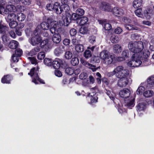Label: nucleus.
Instances as JSON below:
<instances>
[{"label": "nucleus", "instance_id": "obj_44", "mask_svg": "<svg viewBox=\"0 0 154 154\" xmlns=\"http://www.w3.org/2000/svg\"><path fill=\"white\" fill-rule=\"evenodd\" d=\"M45 64L48 66H50L51 65L52 60L48 58H45L44 61Z\"/></svg>", "mask_w": 154, "mask_h": 154}, {"label": "nucleus", "instance_id": "obj_20", "mask_svg": "<svg viewBox=\"0 0 154 154\" xmlns=\"http://www.w3.org/2000/svg\"><path fill=\"white\" fill-rule=\"evenodd\" d=\"M64 63V61L63 60L60 59H57L53 62V67L55 69H58L61 65L63 64Z\"/></svg>", "mask_w": 154, "mask_h": 154}, {"label": "nucleus", "instance_id": "obj_56", "mask_svg": "<svg viewBox=\"0 0 154 154\" xmlns=\"http://www.w3.org/2000/svg\"><path fill=\"white\" fill-rule=\"evenodd\" d=\"M118 111L120 113H122L126 111L124 107L123 106L119 105L118 107Z\"/></svg>", "mask_w": 154, "mask_h": 154}, {"label": "nucleus", "instance_id": "obj_59", "mask_svg": "<svg viewBox=\"0 0 154 154\" xmlns=\"http://www.w3.org/2000/svg\"><path fill=\"white\" fill-rule=\"evenodd\" d=\"M19 57L15 55V54H14L12 56V59L13 62H17L19 60Z\"/></svg>", "mask_w": 154, "mask_h": 154}, {"label": "nucleus", "instance_id": "obj_49", "mask_svg": "<svg viewBox=\"0 0 154 154\" xmlns=\"http://www.w3.org/2000/svg\"><path fill=\"white\" fill-rule=\"evenodd\" d=\"M9 22V25L10 27L11 28H14L17 25V23L14 20L11 21Z\"/></svg>", "mask_w": 154, "mask_h": 154}, {"label": "nucleus", "instance_id": "obj_63", "mask_svg": "<svg viewBox=\"0 0 154 154\" xmlns=\"http://www.w3.org/2000/svg\"><path fill=\"white\" fill-rule=\"evenodd\" d=\"M20 1L24 5H29L31 4V1L29 0H21Z\"/></svg>", "mask_w": 154, "mask_h": 154}, {"label": "nucleus", "instance_id": "obj_52", "mask_svg": "<svg viewBox=\"0 0 154 154\" xmlns=\"http://www.w3.org/2000/svg\"><path fill=\"white\" fill-rule=\"evenodd\" d=\"M23 53V51L22 50L18 48L16 49L15 51V54L18 57H20L22 55Z\"/></svg>", "mask_w": 154, "mask_h": 154}, {"label": "nucleus", "instance_id": "obj_21", "mask_svg": "<svg viewBox=\"0 0 154 154\" xmlns=\"http://www.w3.org/2000/svg\"><path fill=\"white\" fill-rule=\"evenodd\" d=\"M80 61L83 65L86 66L88 67L90 69H91L93 72L95 71L96 70L98 69V68H96L95 66L90 64L84 59H82Z\"/></svg>", "mask_w": 154, "mask_h": 154}, {"label": "nucleus", "instance_id": "obj_15", "mask_svg": "<svg viewBox=\"0 0 154 154\" xmlns=\"http://www.w3.org/2000/svg\"><path fill=\"white\" fill-rule=\"evenodd\" d=\"M135 98L134 97H130L125 102V106L128 108L131 109L135 105Z\"/></svg>", "mask_w": 154, "mask_h": 154}, {"label": "nucleus", "instance_id": "obj_64", "mask_svg": "<svg viewBox=\"0 0 154 154\" xmlns=\"http://www.w3.org/2000/svg\"><path fill=\"white\" fill-rule=\"evenodd\" d=\"M96 75L98 77L97 78V79L98 81V82L100 83L101 82V74L99 72H97L96 73Z\"/></svg>", "mask_w": 154, "mask_h": 154}, {"label": "nucleus", "instance_id": "obj_2", "mask_svg": "<svg viewBox=\"0 0 154 154\" xmlns=\"http://www.w3.org/2000/svg\"><path fill=\"white\" fill-rule=\"evenodd\" d=\"M129 50L134 54H139L142 51L144 48L143 43L141 41H131L128 44Z\"/></svg>", "mask_w": 154, "mask_h": 154}, {"label": "nucleus", "instance_id": "obj_17", "mask_svg": "<svg viewBox=\"0 0 154 154\" xmlns=\"http://www.w3.org/2000/svg\"><path fill=\"white\" fill-rule=\"evenodd\" d=\"M111 11L114 15L117 17H121L124 14L123 10L117 7H115Z\"/></svg>", "mask_w": 154, "mask_h": 154}, {"label": "nucleus", "instance_id": "obj_3", "mask_svg": "<svg viewBox=\"0 0 154 154\" xmlns=\"http://www.w3.org/2000/svg\"><path fill=\"white\" fill-rule=\"evenodd\" d=\"M112 75H116L117 78H127L129 73V70L122 66H117L110 73Z\"/></svg>", "mask_w": 154, "mask_h": 154}, {"label": "nucleus", "instance_id": "obj_47", "mask_svg": "<svg viewBox=\"0 0 154 154\" xmlns=\"http://www.w3.org/2000/svg\"><path fill=\"white\" fill-rule=\"evenodd\" d=\"M92 56V53L91 51L89 50H86L84 52V56L87 58H88L91 57Z\"/></svg>", "mask_w": 154, "mask_h": 154}, {"label": "nucleus", "instance_id": "obj_46", "mask_svg": "<svg viewBox=\"0 0 154 154\" xmlns=\"http://www.w3.org/2000/svg\"><path fill=\"white\" fill-rule=\"evenodd\" d=\"M147 82L149 85H154V76H151L148 77L147 79Z\"/></svg>", "mask_w": 154, "mask_h": 154}, {"label": "nucleus", "instance_id": "obj_41", "mask_svg": "<svg viewBox=\"0 0 154 154\" xmlns=\"http://www.w3.org/2000/svg\"><path fill=\"white\" fill-rule=\"evenodd\" d=\"M110 40L112 43H116L119 41V38L117 36L112 35L110 37Z\"/></svg>", "mask_w": 154, "mask_h": 154}, {"label": "nucleus", "instance_id": "obj_4", "mask_svg": "<svg viewBox=\"0 0 154 154\" xmlns=\"http://www.w3.org/2000/svg\"><path fill=\"white\" fill-rule=\"evenodd\" d=\"M102 62L106 65L111 64L114 58L113 55L111 54L106 50L102 51L99 54Z\"/></svg>", "mask_w": 154, "mask_h": 154}, {"label": "nucleus", "instance_id": "obj_19", "mask_svg": "<svg viewBox=\"0 0 154 154\" xmlns=\"http://www.w3.org/2000/svg\"><path fill=\"white\" fill-rule=\"evenodd\" d=\"M100 24L103 25L104 29L106 30H109L112 28L111 25L104 20H98Z\"/></svg>", "mask_w": 154, "mask_h": 154}, {"label": "nucleus", "instance_id": "obj_48", "mask_svg": "<svg viewBox=\"0 0 154 154\" xmlns=\"http://www.w3.org/2000/svg\"><path fill=\"white\" fill-rule=\"evenodd\" d=\"M145 88L144 87L140 86L138 88L137 91V94H142Z\"/></svg>", "mask_w": 154, "mask_h": 154}, {"label": "nucleus", "instance_id": "obj_22", "mask_svg": "<svg viewBox=\"0 0 154 154\" xmlns=\"http://www.w3.org/2000/svg\"><path fill=\"white\" fill-rule=\"evenodd\" d=\"M64 50V47L62 45H60L55 49L54 53L55 55L58 56L63 53Z\"/></svg>", "mask_w": 154, "mask_h": 154}, {"label": "nucleus", "instance_id": "obj_24", "mask_svg": "<svg viewBox=\"0 0 154 154\" xmlns=\"http://www.w3.org/2000/svg\"><path fill=\"white\" fill-rule=\"evenodd\" d=\"M12 79V77L10 75H5L1 80L2 82L3 83L9 84L10 83V81Z\"/></svg>", "mask_w": 154, "mask_h": 154}, {"label": "nucleus", "instance_id": "obj_7", "mask_svg": "<svg viewBox=\"0 0 154 154\" xmlns=\"http://www.w3.org/2000/svg\"><path fill=\"white\" fill-rule=\"evenodd\" d=\"M79 18V16L76 13H73L71 16L70 14L68 12H66L64 15L62 17V19L63 22V24L65 26H67L69 24L71 19L72 20H75Z\"/></svg>", "mask_w": 154, "mask_h": 154}, {"label": "nucleus", "instance_id": "obj_30", "mask_svg": "<svg viewBox=\"0 0 154 154\" xmlns=\"http://www.w3.org/2000/svg\"><path fill=\"white\" fill-rule=\"evenodd\" d=\"M142 0H134L133 2V6L136 8H139L142 5Z\"/></svg>", "mask_w": 154, "mask_h": 154}, {"label": "nucleus", "instance_id": "obj_11", "mask_svg": "<svg viewBox=\"0 0 154 154\" xmlns=\"http://www.w3.org/2000/svg\"><path fill=\"white\" fill-rule=\"evenodd\" d=\"M59 3L58 2H56L53 5L51 4H47L46 5V8L48 10H54L57 14H60L61 13V11H59L58 9V8H59Z\"/></svg>", "mask_w": 154, "mask_h": 154}, {"label": "nucleus", "instance_id": "obj_40", "mask_svg": "<svg viewBox=\"0 0 154 154\" xmlns=\"http://www.w3.org/2000/svg\"><path fill=\"white\" fill-rule=\"evenodd\" d=\"M8 32V31L6 33L4 34H2L3 35L2 38V40L4 43L6 45L8 44L9 41V38L6 35Z\"/></svg>", "mask_w": 154, "mask_h": 154}, {"label": "nucleus", "instance_id": "obj_16", "mask_svg": "<svg viewBox=\"0 0 154 154\" xmlns=\"http://www.w3.org/2000/svg\"><path fill=\"white\" fill-rule=\"evenodd\" d=\"M119 78L120 79L118 82V85L120 87H125L128 84L130 83L129 79L127 78Z\"/></svg>", "mask_w": 154, "mask_h": 154}, {"label": "nucleus", "instance_id": "obj_39", "mask_svg": "<svg viewBox=\"0 0 154 154\" xmlns=\"http://www.w3.org/2000/svg\"><path fill=\"white\" fill-rule=\"evenodd\" d=\"M74 71V68L72 67L66 68L65 70L66 73L69 75H72Z\"/></svg>", "mask_w": 154, "mask_h": 154}, {"label": "nucleus", "instance_id": "obj_55", "mask_svg": "<svg viewBox=\"0 0 154 154\" xmlns=\"http://www.w3.org/2000/svg\"><path fill=\"white\" fill-rule=\"evenodd\" d=\"M45 56V54L44 52H40L38 56V58L39 60H42L43 59Z\"/></svg>", "mask_w": 154, "mask_h": 154}, {"label": "nucleus", "instance_id": "obj_36", "mask_svg": "<svg viewBox=\"0 0 154 154\" xmlns=\"http://www.w3.org/2000/svg\"><path fill=\"white\" fill-rule=\"evenodd\" d=\"M154 94L153 91L152 90H148L144 92L143 94L144 97H151Z\"/></svg>", "mask_w": 154, "mask_h": 154}, {"label": "nucleus", "instance_id": "obj_14", "mask_svg": "<svg viewBox=\"0 0 154 154\" xmlns=\"http://www.w3.org/2000/svg\"><path fill=\"white\" fill-rule=\"evenodd\" d=\"M42 40V38L39 36H32V38L29 39V43L32 45H35L40 43Z\"/></svg>", "mask_w": 154, "mask_h": 154}, {"label": "nucleus", "instance_id": "obj_61", "mask_svg": "<svg viewBox=\"0 0 154 154\" xmlns=\"http://www.w3.org/2000/svg\"><path fill=\"white\" fill-rule=\"evenodd\" d=\"M28 59L29 60L31 63L32 64H35L37 63V60L34 57H28Z\"/></svg>", "mask_w": 154, "mask_h": 154}, {"label": "nucleus", "instance_id": "obj_9", "mask_svg": "<svg viewBox=\"0 0 154 154\" xmlns=\"http://www.w3.org/2000/svg\"><path fill=\"white\" fill-rule=\"evenodd\" d=\"M146 102H141L138 103L136 106V110L139 116H141L146 108Z\"/></svg>", "mask_w": 154, "mask_h": 154}, {"label": "nucleus", "instance_id": "obj_26", "mask_svg": "<svg viewBox=\"0 0 154 154\" xmlns=\"http://www.w3.org/2000/svg\"><path fill=\"white\" fill-rule=\"evenodd\" d=\"M52 40L56 43H59L61 40V37L60 34L55 33L53 35Z\"/></svg>", "mask_w": 154, "mask_h": 154}, {"label": "nucleus", "instance_id": "obj_5", "mask_svg": "<svg viewBox=\"0 0 154 154\" xmlns=\"http://www.w3.org/2000/svg\"><path fill=\"white\" fill-rule=\"evenodd\" d=\"M39 69V68L38 66H37L36 68H33L31 70L30 72H29L28 74L32 77V82L35 84H38V82H39L41 83L44 84L45 83L43 80L39 78L38 75Z\"/></svg>", "mask_w": 154, "mask_h": 154}, {"label": "nucleus", "instance_id": "obj_31", "mask_svg": "<svg viewBox=\"0 0 154 154\" xmlns=\"http://www.w3.org/2000/svg\"><path fill=\"white\" fill-rule=\"evenodd\" d=\"M129 52L128 51H123L122 53V57L118 58V60L119 61H122L124 60V57L127 58L129 56Z\"/></svg>", "mask_w": 154, "mask_h": 154}, {"label": "nucleus", "instance_id": "obj_18", "mask_svg": "<svg viewBox=\"0 0 154 154\" xmlns=\"http://www.w3.org/2000/svg\"><path fill=\"white\" fill-rule=\"evenodd\" d=\"M101 9L108 11H110L112 10L111 6L109 4L105 2H102L100 5Z\"/></svg>", "mask_w": 154, "mask_h": 154}, {"label": "nucleus", "instance_id": "obj_10", "mask_svg": "<svg viewBox=\"0 0 154 154\" xmlns=\"http://www.w3.org/2000/svg\"><path fill=\"white\" fill-rule=\"evenodd\" d=\"M98 89L97 87H95L91 89V90L92 91L91 93H89L88 96V97H91V102L90 103L91 104L93 103H95L97 102L98 98L97 97H92L94 96L95 94L96 93V92L98 91Z\"/></svg>", "mask_w": 154, "mask_h": 154}, {"label": "nucleus", "instance_id": "obj_32", "mask_svg": "<svg viewBox=\"0 0 154 154\" xmlns=\"http://www.w3.org/2000/svg\"><path fill=\"white\" fill-rule=\"evenodd\" d=\"M113 51L114 53H119L121 52L122 48L121 45L119 44H116L113 46Z\"/></svg>", "mask_w": 154, "mask_h": 154}, {"label": "nucleus", "instance_id": "obj_12", "mask_svg": "<svg viewBox=\"0 0 154 154\" xmlns=\"http://www.w3.org/2000/svg\"><path fill=\"white\" fill-rule=\"evenodd\" d=\"M119 95L122 98L127 99L131 97V91L129 89L125 88L119 92Z\"/></svg>", "mask_w": 154, "mask_h": 154}, {"label": "nucleus", "instance_id": "obj_53", "mask_svg": "<svg viewBox=\"0 0 154 154\" xmlns=\"http://www.w3.org/2000/svg\"><path fill=\"white\" fill-rule=\"evenodd\" d=\"M88 75L86 73L83 72L81 73L79 76V78L82 80H88L86 79L87 78Z\"/></svg>", "mask_w": 154, "mask_h": 154}, {"label": "nucleus", "instance_id": "obj_54", "mask_svg": "<svg viewBox=\"0 0 154 154\" xmlns=\"http://www.w3.org/2000/svg\"><path fill=\"white\" fill-rule=\"evenodd\" d=\"M72 56V53L70 51H66L65 54V57L66 58L70 59Z\"/></svg>", "mask_w": 154, "mask_h": 154}, {"label": "nucleus", "instance_id": "obj_45", "mask_svg": "<svg viewBox=\"0 0 154 154\" xmlns=\"http://www.w3.org/2000/svg\"><path fill=\"white\" fill-rule=\"evenodd\" d=\"M6 7H7V9H8L10 12H15L16 11L15 6L13 5H8Z\"/></svg>", "mask_w": 154, "mask_h": 154}, {"label": "nucleus", "instance_id": "obj_13", "mask_svg": "<svg viewBox=\"0 0 154 154\" xmlns=\"http://www.w3.org/2000/svg\"><path fill=\"white\" fill-rule=\"evenodd\" d=\"M66 1L67 0H61V2L63 4L60 6L59 4V8H58V9H59V11H61V13L63 11L66 12L70 10V7L69 5L65 3Z\"/></svg>", "mask_w": 154, "mask_h": 154}, {"label": "nucleus", "instance_id": "obj_33", "mask_svg": "<svg viewBox=\"0 0 154 154\" xmlns=\"http://www.w3.org/2000/svg\"><path fill=\"white\" fill-rule=\"evenodd\" d=\"M17 19L19 21H23L24 20L26 17L24 14L21 13H20L17 14Z\"/></svg>", "mask_w": 154, "mask_h": 154}, {"label": "nucleus", "instance_id": "obj_62", "mask_svg": "<svg viewBox=\"0 0 154 154\" xmlns=\"http://www.w3.org/2000/svg\"><path fill=\"white\" fill-rule=\"evenodd\" d=\"M70 35L72 36H75L77 33V31L74 29H71L69 31Z\"/></svg>", "mask_w": 154, "mask_h": 154}, {"label": "nucleus", "instance_id": "obj_50", "mask_svg": "<svg viewBox=\"0 0 154 154\" xmlns=\"http://www.w3.org/2000/svg\"><path fill=\"white\" fill-rule=\"evenodd\" d=\"M77 14L79 16L83 15L85 13L84 10L82 8L78 9L76 12Z\"/></svg>", "mask_w": 154, "mask_h": 154}, {"label": "nucleus", "instance_id": "obj_51", "mask_svg": "<svg viewBox=\"0 0 154 154\" xmlns=\"http://www.w3.org/2000/svg\"><path fill=\"white\" fill-rule=\"evenodd\" d=\"M80 32L83 34H86L88 32V29L87 27H82L80 29Z\"/></svg>", "mask_w": 154, "mask_h": 154}, {"label": "nucleus", "instance_id": "obj_42", "mask_svg": "<svg viewBox=\"0 0 154 154\" xmlns=\"http://www.w3.org/2000/svg\"><path fill=\"white\" fill-rule=\"evenodd\" d=\"M142 9L141 8H138L135 11L136 15L139 17H143V14L142 13Z\"/></svg>", "mask_w": 154, "mask_h": 154}, {"label": "nucleus", "instance_id": "obj_57", "mask_svg": "<svg viewBox=\"0 0 154 154\" xmlns=\"http://www.w3.org/2000/svg\"><path fill=\"white\" fill-rule=\"evenodd\" d=\"M122 31V29L121 27H118L115 29L114 32L116 34H121Z\"/></svg>", "mask_w": 154, "mask_h": 154}, {"label": "nucleus", "instance_id": "obj_43", "mask_svg": "<svg viewBox=\"0 0 154 154\" xmlns=\"http://www.w3.org/2000/svg\"><path fill=\"white\" fill-rule=\"evenodd\" d=\"M71 62L72 65L76 66L79 63V60L77 57H74L72 59Z\"/></svg>", "mask_w": 154, "mask_h": 154}, {"label": "nucleus", "instance_id": "obj_35", "mask_svg": "<svg viewBox=\"0 0 154 154\" xmlns=\"http://www.w3.org/2000/svg\"><path fill=\"white\" fill-rule=\"evenodd\" d=\"M80 21L79 23V24L81 25H83L86 24L88 22V19L86 17H83L80 18Z\"/></svg>", "mask_w": 154, "mask_h": 154}, {"label": "nucleus", "instance_id": "obj_23", "mask_svg": "<svg viewBox=\"0 0 154 154\" xmlns=\"http://www.w3.org/2000/svg\"><path fill=\"white\" fill-rule=\"evenodd\" d=\"M124 26L125 29L129 31L140 30V29L136 26L131 24H125Z\"/></svg>", "mask_w": 154, "mask_h": 154}, {"label": "nucleus", "instance_id": "obj_27", "mask_svg": "<svg viewBox=\"0 0 154 154\" xmlns=\"http://www.w3.org/2000/svg\"><path fill=\"white\" fill-rule=\"evenodd\" d=\"M41 45L42 47L46 49L49 48L51 47L50 42H49L47 39L43 41Z\"/></svg>", "mask_w": 154, "mask_h": 154}, {"label": "nucleus", "instance_id": "obj_38", "mask_svg": "<svg viewBox=\"0 0 154 154\" xmlns=\"http://www.w3.org/2000/svg\"><path fill=\"white\" fill-rule=\"evenodd\" d=\"M106 94L109 96V98L112 100L114 101L115 98V94L113 92H111L110 91L107 90H106Z\"/></svg>", "mask_w": 154, "mask_h": 154}, {"label": "nucleus", "instance_id": "obj_29", "mask_svg": "<svg viewBox=\"0 0 154 154\" xmlns=\"http://www.w3.org/2000/svg\"><path fill=\"white\" fill-rule=\"evenodd\" d=\"M18 45V42L15 40H11L9 44V47L12 49H16Z\"/></svg>", "mask_w": 154, "mask_h": 154}, {"label": "nucleus", "instance_id": "obj_28", "mask_svg": "<svg viewBox=\"0 0 154 154\" xmlns=\"http://www.w3.org/2000/svg\"><path fill=\"white\" fill-rule=\"evenodd\" d=\"M16 14L14 13H11L9 14L5 18L7 22H9L11 21L14 20H16Z\"/></svg>", "mask_w": 154, "mask_h": 154}, {"label": "nucleus", "instance_id": "obj_8", "mask_svg": "<svg viewBox=\"0 0 154 154\" xmlns=\"http://www.w3.org/2000/svg\"><path fill=\"white\" fill-rule=\"evenodd\" d=\"M149 55V52L148 50H145L143 51L141 57L143 62L142 66H147L150 64V60L148 59Z\"/></svg>", "mask_w": 154, "mask_h": 154}, {"label": "nucleus", "instance_id": "obj_25", "mask_svg": "<svg viewBox=\"0 0 154 154\" xmlns=\"http://www.w3.org/2000/svg\"><path fill=\"white\" fill-rule=\"evenodd\" d=\"M8 27L4 25L2 20L0 21V33L6 34L7 32Z\"/></svg>", "mask_w": 154, "mask_h": 154}, {"label": "nucleus", "instance_id": "obj_60", "mask_svg": "<svg viewBox=\"0 0 154 154\" xmlns=\"http://www.w3.org/2000/svg\"><path fill=\"white\" fill-rule=\"evenodd\" d=\"M88 49L90 50L91 51H96L98 50V48L96 46H89L88 48Z\"/></svg>", "mask_w": 154, "mask_h": 154}, {"label": "nucleus", "instance_id": "obj_1", "mask_svg": "<svg viewBox=\"0 0 154 154\" xmlns=\"http://www.w3.org/2000/svg\"><path fill=\"white\" fill-rule=\"evenodd\" d=\"M52 19L51 17H49L47 18V22H44L41 24V26L42 28L44 30H48L49 27V23H50L51 27L50 28L51 32L53 34L55 32L57 29L60 28V26L58 22L56 21H52Z\"/></svg>", "mask_w": 154, "mask_h": 154}, {"label": "nucleus", "instance_id": "obj_34", "mask_svg": "<svg viewBox=\"0 0 154 154\" xmlns=\"http://www.w3.org/2000/svg\"><path fill=\"white\" fill-rule=\"evenodd\" d=\"M75 48L76 51L78 52H82L84 50V46L82 45H76Z\"/></svg>", "mask_w": 154, "mask_h": 154}, {"label": "nucleus", "instance_id": "obj_58", "mask_svg": "<svg viewBox=\"0 0 154 154\" xmlns=\"http://www.w3.org/2000/svg\"><path fill=\"white\" fill-rule=\"evenodd\" d=\"M149 9H147L146 10H145L143 13V15H144V16H145L146 18L148 19L150 17L149 16Z\"/></svg>", "mask_w": 154, "mask_h": 154}, {"label": "nucleus", "instance_id": "obj_6", "mask_svg": "<svg viewBox=\"0 0 154 154\" xmlns=\"http://www.w3.org/2000/svg\"><path fill=\"white\" fill-rule=\"evenodd\" d=\"M139 54H133L131 57V60L128 63V65L133 67H138L140 66L142 63Z\"/></svg>", "mask_w": 154, "mask_h": 154}, {"label": "nucleus", "instance_id": "obj_37", "mask_svg": "<svg viewBox=\"0 0 154 154\" xmlns=\"http://www.w3.org/2000/svg\"><path fill=\"white\" fill-rule=\"evenodd\" d=\"M9 10L7 9V7L5 8L4 6L0 7V14L4 15V14H7L9 13Z\"/></svg>", "mask_w": 154, "mask_h": 154}]
</instances>
